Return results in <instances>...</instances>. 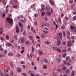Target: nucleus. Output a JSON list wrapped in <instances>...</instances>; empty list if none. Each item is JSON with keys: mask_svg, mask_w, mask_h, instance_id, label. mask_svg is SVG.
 <instances>
[{"mask_svg": "<svg viewBox=\"0 0 76 76\" xmlns=\"http://www.w3.org/2000/svg\"><path fill=\"white\" fill-rule=\"evenodd\" d=\"M6 19V20L7 22H8L9 23H10V24H11V25H13V20L12 18L7 17Z\"/></svg>", "mask_w": 76, "mask_h": 76, "instance_id": "f257e3e1", "label": "nucleus"}, {"mask_svg": "<svg viewBox=\"0 0 76 76\" xmlns=\"http://www.w3.org/2000/svg\"><path fill=\"white\" fill-rule=\"evenodd\" d=\"M48 61L46 59H43L41 61V63H48Z\"/></svg>", "mask_w": 76, "mask_h": 76, "instance_id": "f03ea898", "label": "nucleus"}, {"mask_svg": "<svg viewBox=\"0 0 76 76\" xmlns=\"http://www.w3.org/2000/svg\"><path fill=\"white\" fill-rule=\"evenodd\" d=\"M56 44L58 46H59V45H60L61 44V42H60V40L58 39L57 40Z\"/></svg>", "mask_w": 76, "mask_h": 76, "instance_id": "7ed1b4c3", "label": "nucleus"}, {"mask_svg": "<svg viewBox=\"0 0 76 76\" xmlns=\"http://www.w3.org/2000/svg\"><path fill=\"white\" fill-rule=\"evenodd\" d=\"M38 53H39V56H41V55H42L43 54L44 52L42 50L41 51L40 50H39L38 51Z\"/></svg>", "mask_w": 76, "mask_h": 76, "instance_id": "20e7f679", "label": "nucleus"}, {"mask_svg": "<svg viewBox=\"0 0 76 76\" xmlns=\"http://www.w3.org/2000/svg\"><path fill=\"white\" fill-rule=\"evenodd\" d=\"M20 40L21 41V43L22 44L25 42V38H24L23 37L21 38Z\"/></svg>", "mask_w": 76, "mask_h": 76, "instance_id": "39448f33", "label": "nucleus"}, {"mask_svg": "<svg viewBox=\"0 0 76 76\" xmlns=\"http://www.w3.org/2000/svg\"><path fill=\"white\" fill-rule=\"evenodd\" d=\"M16 32L17 33H19V28L17 25L16 26Z\"/></svg>", "mask_w": 76, "mask_h": 76, "instance_id": "423d86ee", "label": "nucleus"}, {"mask_svg": "<svg viewBox=\"0 0 76 76\" xmlns=\"http://www.w3.org/2000/svg\"><path fill=\"white\" fill-rule=\"evenodd\" d=\"M72 42L71 41H69L68 42H67V46L68 47H70V46H72Z\"/></svg>", "mask_w": 76, "mask_h": 76, "instance_id": "0eeeda50", "label": "nucleus"}, {"mask_svg": "<svg viewBox=\"0 0 76 76\" xmlns=\"http://www.w3.org/2000/svg\"><path fill=\"white\" fill-rule=\"evenodd\" d=\"M8 56H10V57H11V56H13V53L10 52L8 53Z\"/></svg>", "mask_w": 76, "mask_h": 76, "instance_id": "6e6552de", "label": "nucleus"}, {"mask_svg": "<svg viewBox=\"0 0 76 76\" xmlns=\"http://www.w3.org/2000/svg\"><path fill=\"white\" fill-rule=\"evenodd\" d=\"M17 71L18 72L20 73V72H21V69L20 67H18L17 68Z\"/></svg>", "mask_w": 76, "mask_h": 76, "instance_id": "1a4fd4ad", "label": "nucleus"}, {"mask_svg": "<svg viewBox=\"0 0 76 76\" xmlns=\"http://www.w3.org/2000/svg\"><path fill=\"white\" fill-rule=\"evenodd\" d=\"M46 14L48 15V16H51V12L49 11H47L46 12Z\"/></svg>", "mask_w": 76, "mask_h": 76, "instance_id": "9d476101", "label": "nucleus"}, {"mask_svg": "<svg viewBox=\"0 0 76 76\" xmlns=\"http://www.w3.org/2000/svg\"><path fill=\"white\" fill-rule=\"evenodd\" d=\"M50 3L51 4V5H54V2L52 1H50Z\"/></svg>", "mask_w": 76, "mask_h": 76, "instance_id": "9b49d317", "label": "nucleus"}, {"mask_svg": "<svg viewBox=\"0 0 76 76\" xmlns=\"http://www.w3.org/2000/svg\"><path fill=\"white\" fill-rule=\"evenodd\" d=\"M75 75V71H72V74L71 75V76H74Z\"/></svg>", "mask_w": 76, "mask_h": 76, "instance_id": "f8f14e48", "label": "nucleus"}, {"mask_svg": "<svg viewBox=\"0 0 76 76\" xmlns=\"http://www.w3.org/2000/svg\"><path fill=\"white\" fill-rule=\"evenodd\" d=\"M14 39L16 41L18 40V37H17V36H14Z\"/></svg>", "mask_w": 76, "mask_h": 76, "instance_id": "ddd939ff", "label": "nucleus"}, {"mask_svg": "<svg viewBox=\"0 0 76 76\" xmlns=\"http://www.w3.org/2000/svg\"><path fill=\"white\" fill-rule=\"evenodd\" d=\"M3 34V30H2V28H0V35H1Z\"/></svg>", "mask_w": 76, "mask_h": 76, "instance_id": "4468645a", "label": "nucleus"}, {"mask_svg": "<svg viewBox=\"0 0 76 76\" xmlns=\"http://www.w3.org/2000/svg\"><path fill=\"white\" fill-rule=\"evenodd\" d=\"M7 46H12V45L10 43H7L6 44Z\"/></svg>", "mask_w": 76, "mask_h": 76, "instance_id": "2eb2a0df", "label": "nucleus"}, {"mask_svg": "<svg viewBox=\"0 0 76 76\" xmlns=\"http://www.w3.org/2000/svg\"><path fill=\"white\" fill-rule=\"evenodd\" d=\"M29 39L30 40H34V37H32V36H29Z\"/></svg>", "mask_w": 76, "mask_h": 76, "instance_id": "dca6fc26", "label": "nucleus"}, {"mask_svg": "<svg viewBox=\"0 0 76 76\" xmlns=\"http://www.w3.org/2000/svg\"><path fill=\"white\" fill-rule=\"evenodd\" d=\"M57 61H58V63H60L61 62V59L60 58H57Z\"/></svg>", "mask_w": 76, "mask_h": 76, "instance_id": "f3484780", "label": "nucleus"}, {"mask_svg": "<svg viewBox=\"0 0 76 76\" xmlns=\"http://www.w3.org/2000/svg\"><path fill=\"white\" fill-rule=\"evenodd\" d=\"M25 44L27 45L29 44V42L28 40H27L25 42Z\"/></svg>", "mask_w": 76, "mask_h": 76, "instance_id": "a211bd4d", "label": "nucleus"}, {"mask_svg": "<svg viewBox=\"0 0 76 76\" xmlns=\"http://www.w3.org/2000/svg\"><path fill=\"white\" fill-rule=\"evenodd\" d=\"M12 7L13 8H14L15 9H16V8L18 7V6L16 5H13L12 6Z\"/></svg>", "mask_w": 76, "mask_h": 76, "instance_id": "6ab92c4d", "label": "nucleus"}, {"mask_svg": "<svg viewBox=\"0 0 76 76\" xmlns=\"http://www.w3.org/2000/svg\"><path fill=\"white\" fill-rule=\"evenodd\" d=\"M10 75L11 76H13L14 75V73H13V72L12 71H11Z\"/></svg>", "mask_w": 76, "mask_h": 76, "instance_id": "aec40b11", "label": "nucleus"}, {"mask_svg": "<svg viewBox=\"0 0 76 76\" xmlns=\"http://www.w3.org/2000/svg\"><path fill=\"white\" fill-rule=\"evenodd\" d=\"M45 12H42V14H41L42 16H44V15H45Z\"/></svg>", "mask_w": 76, "mask_h": 76, "instance_id": "412c9836", "label": "nucleus"}, {"mask_svg": "<svg viewBox=\"0 0 76 76\" xmlns=\"http://www.w3.org/2000/svg\"><path fill=\"white\" fill-rule=\"evenodd\" d=\"M41 37L42 38H45V34H42L41 35Z\"/></svg>", "mask_w": 76, "mask_h": 76, "instance_id": "4be33fe9", "label": "nucleus"}, {"mask_svg": "<svg viewBox=\"0 0 76 76\" xmlns=\"http://www.w3.org/2000/svg\"><path fill=\"white\" fill-rule=\"evenodd\" d=\"M66 72L67 73H70V70L69 69H67L66 70Z\"/></svg>", "mask_w": 76, "mask_h": 76, "instance_id": "5701e85b", "label": "nucleus"}, {"mask_svg": "<svg viewBox=\"0 0 76 76\" xmlns=\"http://www.w3.org/2000/svg\"><path fill=\"white\" fill-rule=\"evenodd\" d=\"M10 65L11 67H13V64L12 63V62H10Z\"/></svg>", "mask_w": 76, "mask_h": 76, "instance_id": "b1692460", "label": "nucleus"}, {"mask_svg": "<svg viewBox=\"0 0 76 76\" xmlns=\"http://www.w3.org/2000/svg\"><path fill=\"white\" fill-rule=\"evenodd\" d=\"M34 23L36 26H37L38 25V23H37V22L36 21H34Z\"/></svg>", "mask_w": 76, "mask_h": 76, "instance_id": "393cba45", "label": "nucleus"}, {"mask_svg": "<svg viewBox=\"0 0 76 76\" xmlns=\"http://www.w3.org/2000/svg\"><path fill=\"white\" fill-rule=\"evenodd\" d=\"M45 10V8H41L40 10V11L41 12H42V11H44V10Z\"/></svg>", "mask_w": 76, "mask_h": 76, "instance_id": "a878e982", "label": "nucleus"}, {"mask_svg": "<svg viewBox=\"0 0 76 76\" xmlns=\"http://www.w3.org/2000/svg\"><path fill=\"white\" fill-rule=\"evenodd\" d=\"M67 34L68 36H70V33L69 31H68L67 32Z\"/></svg>", "mask_w": 76, "mask_h": 76, "instance_id": "bb28decb", "label": "nucleus"}, {"mask_svg": "<svg viewBox=\"0 0 76 76\" xmlns=\"http://www.w3.org/2000/svg\"><path fill=\"white\" fill-rule=\"evenodd\" d=\"M6 38L7 39H9L10 37H9V36L8 35H7V36H6Z\"/></svg>", "mask_w": 76, "mask_h": 76, "instance_id": "cd10ccee", "label": "nucleus"}, {"mask_svg": "<svg viewBox=\"0 0 76 76\" xmlns=\"http://www.w3.org/2000/svg\"><path fill=\"white\" fill-rule=\"evenodd\" d=\"M73 2V1L72 0H71L70 1H69V3L70 4H72Z\"/></svg>", "mask_w": 76, "mask_h": 76, "instance_id": "c85d7f7f", "label": "nucleus"}, {"mask_svg": "<svg viewBox=\"0 0 76 76\" xmlns=\"http://www.w3.org/2000/svg\"><path fill=\"white\" fill-rule=\"evenodd\" d=\"M66 55H67L66 54L64 53L63 55V57H64H64H66Z\"/></svg>", "mask_w": 76, "mask_h": 76, "instance_id": "c756f323", "label": "nucleus"}, {"mask_svg": "<svg viewBox=\"0 0 76 76\" xmlns=\"http://www.w3.org/2000/svg\"><path fill=\"white\" fill-rule=\"evenodd\" d=\"M45 5H44L43 4H42L41 5V8H45Z\"/></svg>", "mask_w": 76, "mask_h": 76, "instance_id": "7c9ffc66", "label": "nucleus"}, {"mask_svg": "<svg viewBox=\"0 0 76 76\" xmlns=\"http://www.w3.org/2000/svg\"><path fill=\"white\" fill-rule=\"evenodd\" d=\"M61 29H65V26H62L61 27Z\"/></svg>", "mask_w": 76, "mask_h": 76, "instance_id": "2f4dec72", "label": "nucleus"}, {"mask_svg": "<svg viewBox=\"0 0 76 76\" xmlns=\"http://www.w3.org/2000/svg\"><path fill=\"white\" fill-rule=\"evenodd\" d=\"M4 70L5 72H8V70H7V68H4Z\"/></svg>", "mask_w": 76, "mask_h": 76, "instance_id": "473e14b6", "label": "nucleus"}, {"mask_svg": "<svg viewBox=\"0 0 76 76\" xmlns=\"http://www.w3.org/2000/svg\"><path fill=\"white\" fill-rule=\"evenodd\" d=\"M57 51L58 52V53L61 52V50L60 49H57Z\"/></svg>", "mask_w": 76, "mask_h": 76, "instance_id": "72a5a7b5", "label": "nucleus"}, {"mask_svg": "<svg viewBox=\"0 0 76 76\" xmlns=\"http://www.w3.org/2000/svg\"><path fill=\"white\" fill-rule=\"evenodd\" d=\"M23 27H21L20 30V32H22L23 31Z\"/></svg>", "mask_w": 76, "mask_h": 76, "instance_id": "f704fd0d", "label": "nucleus"}, {"mask_svg": "<svg viewBox=\"0 0 76 76\" xmlns=\"http://www.w3.org/2000/svg\"><path fill=\"white\" fill-rule=\"evenodd\" d=\"M75 6V4H73L71 6V9H72L73 8V6Z\"/></svg>", "mask_w": 76, "mask_h": 76, "instance_id": "c9c22d12", "label": "nucleus"}, {"mask_svg": "<svg viewBox=\"0 0 76 76\" xmlns=\"http://www.w3.org/2000/svg\"><path fill=\"white\" fill-rule=\"evenodd\" d=\"M45 26H49V25L48 24V23H45Z\"/></svg>", "mask_w": 76, "mask_h": 76, "instance_id": "e433bc0d", "label": "nucleus"}, {"mask_svg": "<svg viewBox=\"0 0 76 76\" xmlns=\"http://www.w3.org/2000/svg\"><path fill=\"white\" fill-rule=\"evenodd\" d=\"M7 53V50H5L4 51V54H6Z\"/></svg>", "mask_w": 76, "mask_h": 76, "instance_id": "4c0bfd02", "label": "nucleus"}, {"mask_svg": "<svg viewBox=\"0 0 76 76\" xmlns=\"http://www.w3.org/2000/svg\"><path fill=\"white\" fill-rule=\"evenodd\" d=\"M21 22H22V23H25V20H22V19L21 20Z\"/></svg>", "mask_w": 76, "mask_h": 76, "instance_id": "58836bf2", "label": "nucleus"}, {"mask_svg": "<svg viewBox=\"0 0 76 76\" xmlns=\"http://www.w3.org/2000/svg\"><path fill=\"white\" fill-rule=\"evenodd\" d=\"M73 20H76V15L74 16L73 18Z\"/></svg>", "mask_w": 76, "mask_h": 76, "instance_id": "ea45409f", "label": "nucleus"}, {"mask_svg": "<svg viewBox=\"0 0 76 76\" xmlns=\"http://www.w3.org/2000/svg\"><path fill=\"white\" fill-rule=\"evenodd\" d=\"M0 39L1 41H4V38L2 37H1L0 38Z\"/></svg>", "mask_w": 76, "mask_h": 76, "instance_id": "a19ab883", "label": "nucleus"}, {"mask_svg": "<svg viewBox=\"0 0 76 76\" xmlns=\"http://www.w3.org/2000/svg\"><path fill=\"white\" fill-rule=\"evenodd\" d=\"M2 3L3 4H4V5H6V2H5L4 1H2Z\"/></svg>", "mask_w": 76, "mask_h": 76, "instance_id": "79ce46f5", "label": "nucleus"}, {"mask_svg": "<svg viewBox=\"0 0 76 76\" xmlns=\"http://www.w3.org/2000/svg\"><path fill=\"white\" fill-rule=\"evenodd\" d=\"M58 19L59 20V22H61V18L60 17H59L58 18Z\"/></svg>", "mask_w": 76, "mask_h": 76, "instance_id": "37998d69", "label": "nucleus"}, {"mask_svg": "<svg viewBox=\"0 0 76 76\" xmlns=\"http://www.w3.org/2000/svg\"><path fill=\"white\" fill-rule=\"evenodd\" d=\"M70 28L72 30H73V29H74L73 26L72 25L71 26Z\"/></svg>", "mask_w": 76, "mask_h": 76, "instance_id": "c03bdc74", "label": "nucleus"}, {"mask_svg": "<svg viewBox=\"0 0 76 76\" xmlns=\"http://www.w3.org/2000/svg\"><path fill=\"white\" fill-rule=\"evenodd\" d=\"M62 33H59V36L60 37H62Z\"/></svg>", "mask_w": 76, "mask_h": 76, "instance_id": "a18cd8bd", "label": "nucleus"}, {"mask_svg": "<svg viewBox=\"0 0 76 76\" xmlns=\"http://www.w3.org/2000/svg\"><path fill=\"white\" fill-rule=\"evenodd\" d=\"M66 49H63L62 51V53H63L64 52H66Z\"/></svg>", "mask_w": 76, "mask_h": 76, "instance_id": "49530a36", "label": "nucleus"}, {"mask_svg": "<svg viewBox=\"0 0 76 76\" xmlns=\"http://www.w3.org/2000/svg\"><path fill=\"white\" fill-rule=\"evenodd\" d=\"M4 56H5V55H3L0 54V58L3 57H4Z\"/></svg>", "mask_w": 76, "mask_h": 76, "instance_id": "de8ad7c7", "label": "nucleus"}, {"mask_svg": "<svg viewBox=\"0 0 76 76\" xmlns=\"http://www.w3.org/2000/svg\"><path fill=\"white\" fill-rule=\"evenodd\" d=\"M16 56L17 57H19L20 56V54H18Z\"/></svg>", "mask_w": 76, "mask_h": 76, "instance_id": "09e8293b", "label": "nucleus"}, {"mask_svg": "<svg viewBox=\"0 0 76 76\" xmlns=\"http://www.w3.org/2000/svg\"><path fill=\"white\" fill-rule=\"evenodd\" d=\"M36 37L37 39H39V38H40V37H39L38 36H36Z\"/></svg>", "mask_w": 76, "mask_h": 76, "instance_id": "8fccbe9b", "label": "nucleus"}, {"mask_svg": "<svg viewBox=\"0 0 76 76\" xmlns=\"http://www.w3.org/2000/svg\"><path fill=\"white\" fill-rule=\"evenodd\" d=\"M42 26V27H43V26H45V23H42V25H41Z\"/></svg>", "mask_w": 76, "mask_h": 76, "instance_id": "3c124183", "label": "nucleus"}, {"mask_svg": "<svg viewBox=\"0 0 76 76\" xmlns=\"http://www.w3.org/2000/svg\"><path fill=\"white\" fill-rule=\"evenodd\" d=\"M38 15L37 14H35L34 15V17H37V16H38Z\"/></svg>", "mask_w": 76, "mask_h": 76, "instance_id": "603ef678", "label": "nucleus"}, {"mask_svg": "<svg viewBox=\"0 0 76 76\" xmlns=\"http://www.w3.org/2000/svg\"><path fill=\"white\" fill-rule=\"evenodd\" d=\"M10 42L11 43H13V42H14V40L13 39H12L10 41Z\"/></svg>", "mask_w": 76, "mask_h": 76, "instance_id": "864d4df0", "label": "nucleus"}, {"mask_svg": "<svg viewBox=\"0 0 76 76\" xmlns=\"http://www.w3.org/2000/svg\"><path fill=\"white\" fill-rule=\"evenodd\" d=\"M31 48L32 51H34V47L32 46Z\"/></svg>", "mask_w": 76, "mask_h": 76, "instance_id": "5fc2aeb1", "label": "nucleus"}, {"mask_svg": "<svg viewBox=\"0 0 76 76\" xmlns=\"http://www.w3.org/2000/svg\"><path fill=\"white\" fill-rule=\"evenodd\" d=\"M14 1L15 3H18V1H17V0H14Z\"/></svg>", "mask_w": 76, "mask_h": 76, "instance_id": "6e6d98bb", "label": "nucleus"}, {"mask_svg": "<svg viewBox=\"0 0 76 76\" xmlns=\"http://www.w3.org/2000/svg\"><path fill=\"white\" fill-rule=\"evenodd\" d=\"M46 10H50V8H49V7H46Z\"/></svg>", "mask_w": 76, "mask_h": 76, "instance_id": "4d7b16f0", "label": "nucleus"}, {"mask_svg": "<svg viewBox=\"0 0 76 76\" xmlns=\"http://www.w3.org/2000/svg\"><path fill=\"white\" fill-rule=\"evenodd\" d=\"M22 75H23V76H26L27 75H26V74L25 73H23Z\"/></svg>", "mask_w": 76, "mask_h": 76, "instance_id": "13d9d810", "label": "nucleus"}, {"mask_svg": "<svg viewBox=\"0 0 76 76\" xmlns=\"http://www.w3.org/2000/svg\"><path fill=\"white\" fill-rule=\"evenodd\" d=\"M64 64H67V62H66V61H64Z\"/></svg>", "mask_w": 76, "mask_h": 76, "instance_id": "bf43d9fd", "label": "nucleus"}, {"mask_svg": "<svg viewBox=\"0 0 76 76\" xmlns=\"http://www.w3.org/2000/svg\"><path fill=\"white\" fill-rule=\"evenodd\" d=\"M69 59V57L68 56H67L66 57V61H67Z\"/></svg>", "mask_w": 76, "mask_h": 76, "instance_id": "052dcab7", "label": "nucleus"}, {"mask_svg": "<svg viewBox=\"0 0 76 76\" xmlns=\"http://www.w3.org/2000/svg\"><path fill=\"white\" fill-rule=\"evenodd\" d=\"M0 50L1 51H3V48H0Z\"/></svg>", "mask_w": 76, "mask_h": 76, "instance_id": "680f3d73", "label": "nucleus"}, {"mask_svg": "<svg viewBox=\"0 0 76 76\" xmlns=\"http://www.w3.org/2000/svg\"><path fill=\"white\" fill-rule=\"evenodd\" d=\"M74 38H75V37L72 36L71 37V39H74Z\"/></svg>", "mask_w": 76, "mask_h": 76, "instance_id": "e2e57ef3", "label": "nucleus"}, {"mask_svg": "<svg viewBox=\"0 0 76 76\" xmlns=\"http://www.w3.org/2000/svg\"><path fill=\"white\" fill-rule=\"evenodd\" d=\"M62 69L63 70H65V69H66V67H63V68H62Z\"/></svg>", "mask_w": 76, "mask_h": 76, "instance_id": "0e129e2a", "label": "nucleus"}, {"mask_svg": "<svg viewBox=\"0 0 76 76\" xmlns=\"http://www.w3.org/2000/svg\"><path fill=\"white\" fill-rule=\"evenodd\" d=\"M53 50H56L57 49V47H53Z\"/></svg>", "mask_w": 76, "mask_h": 76, "instance_id": "69168bd1", "label": "nucleus"}, {"mask_svg": "<svg viewBox=\"0 0 76 76\" xmlns=\"http://www.w3.org/2000/svg\"><path fill=\"white\" fill-rule=\"evenodd\" d=\"M26 31H24L23 33V34L24 35H26Z\"/></svg>", "mask_w": 76, "mask_h": 76, "instance_id": "338daca9", "label": "nucleus"}, {"mask_svg": "<svg viewBox=\"0 0 76 76\" xmlns=\"http://www.w3.org/2000/svg\"><path fill=\"white\" fill-rule=\"evenodd\" d=\"M30 56L31 57H32V56H33V54H32V53H31L30 54Z\"/></svg>", "mask_w": 76, "mask_h": 76, "instance_id": "774afa93", "label": "nucleus"}]
</instances>
